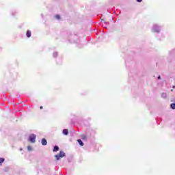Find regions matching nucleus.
Returning a JSON list of instances; mask_svg holds the SVG:
<instances>
[{"label": "nucleus", "instance_id": "obj_1", "mask_svg": "<svg viewBox=\"0 0 175 175\" xmlns=\"http://www.w3.org/2000/svg\"><path fill=\"white\" fill-rule=\"evenodd\" d=\"M66 154L64 152V151H60L59 154L55 155V158L56 161H59L61 158H64V157H66Z\"/></svg>", "mask_w": 175, "mask_h": 175}, {"label": "nucleus", "instance_id": "obj_2", "mask_svg": "<svg viewBox=\"0 0 175 175\" xmlns=\"http://www.w3.org/2000/svg\"><path fill=\"white\" fill-rule=\"evenodd\" d=\"M36 140V135L35 134H31L29 136V141L31 142V143H35Z\"/></svg>", "mask_w": 175, "mask_h": 175}, {"label": "nucleus", "instance_id": "obj_3", "mask_svg": "<svg viewBox=\"0 0 175 175\" xmlns=\"http://www.w3.org/2000/svg\"><path fill=\"white\" fill-rule=\"evenodd\" d=\"M42 146H47V140L45 138H43L41 142Z\"/></svg>", "mask_w": 175, "mask_h": 175}, {"label": "nucleus", "instance_id": "obj_4", "mask_svg": "<svg viewBox=\"0 0 175 175\" xmlns=\"http://www.w3.org/2000/svg\"><path fill=\"white\" fill-rule=\"evenodd\" d=\"M31 31L30 30H27V33H26L27 37V38H31Z\"/></svg>", "mask_w": 175, "mask_h": 175}, {"label": "nucleus", "instance_id": "obj_5", "mask_svg": "<svg viewBox=\"0 0 175 175\" xmlns=\"http://www.w3.org/2000/svg\"><path fill=\"white\" fill-rule=\"evenodd\" d=\"M59 147H58V146H54L53 151L57 152V151H59Z\"/></svg>", "mask_w": 175, "mask_h": 175}, {"label": "nucleus", "instance_id": "obj_6", "mask_svg": "<svg viewBox=\"0 0 175 175\" xmlns=\"http://www.w3.org/2000/svg\"><path fill=\"white\" fill-rule=\"evenodd\" d=\"M63 133L66 135H68L69 133V131H68V129H64L63 130Z\"/></svg>", "mask_w": 175, "mask_h": 175}, {"label": "nucleus", "instance_id": "obj_7", "mask_svg": "<svg viewBox=\"0 0 175 175\" xmlns=\"http://www.w3.org/2000/svg\"><path fill=\"white\" fill-rule=\"evenodd\" d=\"M77 142L79 144H80L81 146H84V143H83V141H81V139H78Z\"/></svg>", "mask_w": 175, "mask_h": 175}, {"label": "nucleus", "instance_id": "obj_8", "mask_svg": "<svg viewBox=\"0 0 175 175\" xmlns=\"http://www.w3.org/2000/svg\"><path fill=\"white\" fill-rule=\"evenodd\" d=\"M81 139H83V140H87V136H85V135H82Z\"/></svg>", "mask_w": 175, "mask_h": 175}, {"label": "nucleus", "instance_id": "obj_9", "mask_svg": "<svg viewBox=\"0 0 175 175\" xmlns=\"http://www.w3.org/2000/svg\"><path fill=\"white\" fill-rule=\"evenodd\" d=\"M171 109H175V103H172L170 105Z\"/></svg>", "mask_w": 175, "mask_h": 175}, {"label": "nucleus", "instance_id": "obj_10", "mask_svg": "<svg viewBox=\"0 0 175 175\" xmlns=\"http://www.w3.org/2000/svg\"><path fill=\"white\" fill-rule=\"evenodd\" d=\"M3 162H5L4 158H0V163H3Z\"/></svg>", "mask_w": 175, "mask_h": 175}, {"label": "nucleus", "instance_id": "obj_11", "mask_svg": "<svg viewBox=\"0 0 175 175\" xmlns=\"http://www.w3.org/2000/svg\"><path fill=\"white\" fill-rule=\"evenodd\" d=\"M55 17L57 20H59V18H61V16L59 15H56Z\"/></svg>", "mask_w": 175, "mask_h": 175}, {"label": "nucleus", "instance_id": "obj_12", "mask_svg": "<svg viewBox=\"0 0 175 175\" xmlns=\"http://www.w3.org/2000/svg\"><path fill=\"white\" fill-rule=\"evenodd\" d=\"M27 150H28V151H31V150H32V147L27 146Z\"/></svg>", "mask_w": 175, "mask_h": 175}, {"label": "nucleus", "instance_id": "obj_13", "mask_svg": "<svg viewBox=\"0 0 175 175\" xmlns=\"http://www.w3.org/2000/svg\"><path fill=\"white\" fill-rule=\"evenodd\" d=\"M143 0H137V2H142Z\"/></svg>", "mask_w": 175, "mask_h": 175}, {"label": "nucleus", "instance_id": "obj_14", "mask_svg": "<svg viewBox=\"0 0 175 175\" xmlns=\"http://www.w3.org/2000/svg\"><path fill=\"white\" fill-rule=\"evenodd\" d=\"M158 79H159V80L161 79V76H159V77H158Z\"/></svg>", "mask_w": 175, "mask_h": 175}, {"label": "nucleus", "instance_id": "obj_15", "mask_svg": "<svg viewBox=\"0 0 175 175\" xmlns=\"http://www.w3.org/2000/svg\"><path fill=\"white\" fill-rule=\"evenodd\" d=\"M40 109H43V107H42V106H40Z\"/></svg>", "mask_w": 175, "mask_h": 175}, {"label": "nucleus", "instance_id": "obj_16", "mask_svg": "<svg viewBox=\"0 0 175 175\" xmlns=\"http://www.w3.org/2000/svg\"><path fill=\"white\" fill-rule=\"evenodd\" d=\"M162 95H166V94H165V93H163V94H162Z\"/></svg>", "mask_w": 175, "mask_h": 175}, {"label": "nucleus", "instance_id": "obj_17", "mask_svg": "<svg viewBox=\"0 0 175 175\" xmlns=\"http://www.w3.org/2000/svg\"><path fill=\"white\" fill-rule=\"evenodd\" d=\"M171 91H173V89H172V90H171Z\"/></svg>", "mask_w": 175, "mask_h": 175}]
</instances>
